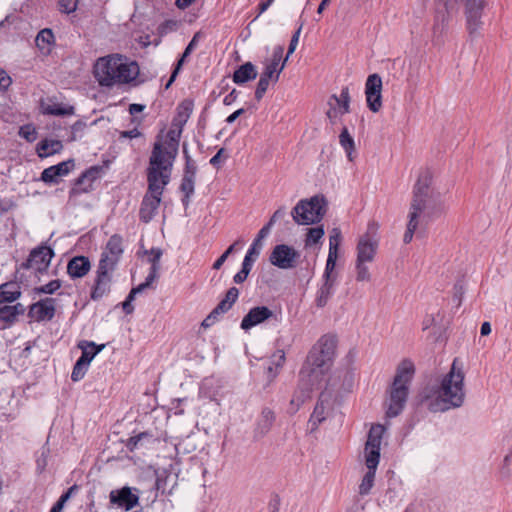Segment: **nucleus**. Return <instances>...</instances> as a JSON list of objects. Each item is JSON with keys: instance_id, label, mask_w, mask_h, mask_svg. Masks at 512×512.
<instances>
[{"instance_id": "1", "label": "nucleus", "mask_w": 512, "mask_h": 512, "mask_svg": "<svg viewBox=\"0 0 512 512\" xmlns=\"http://www.w3.org/2000/svg\"><path fill=\"white\" fill-rule=\"evenodd\" d=\"M167 170L168 167L163 166L161 143L155 142L147 172L148 191L142 199L139 210V218L144 223L150 222L157 213L163 190L170 181V175L167 173Z\"/></svg>"}, {"instance_id": "2", "label": "nucleus", "mask_w": 512, "mask_h": 512, "mask_svg": "<svg viewBox=\"0 0 512 512\" xmlns=\"http://www.w3.org/2000/svg\"><path fill=\"white\" fill-rule=\"evenodd\" d=\"M464 380V364L459 358H455L435 390L437 408L434 411H447L463 405L466 395Z\"/></svg>"}, {"instance_id": "3", "label": "nucleus", "mask_w": 512, "mask_h": 512, "mask_svg": "<svg viewBox=\"0 0 512 512\" xmlns=\"http://www.w3.org/2000/svg\"><path fill=\"white\" fill-rule=\"evenodd\" d=\"M138 74V65L135 62H125L120 55L99 58L94 65V76L101 86L126 84L134 80Z\"/></svg>"}, {"instance_id": "4", "label": "nucleus", "mask_w": 512, "mask_h": 512, "mask_svg": "<svg viewBox=\"0 0 512 512\" xmlns=\"http://www.w3.org/2000/svg\"><path fill=\"white\" fill-rule=\"evenodd\" d=\"M336 345L337 339L334 335L326 334L320 337L310 350L300 371L302 377H311L312 381L319 382L332 364Z\"/></svg>"}, {"instance_id": "5", "label": "nucleus", "mask_w": 512, "mask_h": 512, "mask_svg": "<svg viewBox=\"0 0 512 512\" xmlns=\"http://www.w3.org/2000/svg\"><path fill=\"white\" fill-rule=\"evenodd\" d=\"M414 373L415 367L410 360H403L397 367L386 411L389 418L396 417L403 411Z\"/></svg>"}, {"instance_id": "6", "label": "nucleus", "mask_w": 512, "mask_h": 512, "mask_svg": "<svg viewBox=\"0 0 512 512\" xmlns=\"http://www.w3.org/2000/svg\"><path fill=\"white\" fill-rule=\"evenodd\" d=\"M432 175L430 171H422L417 179L413 189V198L410 205L409 221L407 229L403 236V241L408 244L412 241L415 230L419 224V217L422 211L425 210V196L427 195L428 187H430Z\"/></svg>"}, {"instance_id": "7", "label": "nucleus", "mask_w": 512, "mask_h": 512, "mask_svg": "<svg viewBox=\"0 0 512 512\" xmlns=\"http://www.w3.org/2000/svg\"><path fill=\"white\" fill-rule=\"evenodd\" d=\"M326 204L325 198L319 195L302 199L292 209L291 216L298 225L318 223L326 213Z\"/></svg>"}, {"instance_id": "8", "label": "nucleus", "mask_w": 512, "mask_h": 512, "mask_svg": "<svg viewBox=\"0 0 512 512\" xmlns=\"http://www.w3.org/2000/svg\"><path fill=\"white\" fill-rule=\"evenodd\" d=\"M464 5L466 18V29L469 36L476 38L480 36L484 22L482 20L485 3L483 0H459Z\"/></svg>"}, {"instance_id": "9", "label": "nucleus", "mask_w": 512, "mask_h": 512, "mask_svg": "<svg viewBox=\"0 0 512 512\" xmlns=\"http://www.w3.org/2000/svg\"><path fill=\"white\" fill-rule=\"evenodd\" d=\"M300 257V251L296 250L293 246L277 244L270 253L269 261L279 269L290 270L298 266Z\"/></svg>"}, {"instance_id": "10", "label": "nucleus", "mask_w": 512, "mask_h": 512, "mask_svg": "<svg viewBox=\"0 0 512 512\" xmlns=\"http://www.w3.org/2000/svg\"><path fill=\"white\" fill-rule=\"evenodd\" d=\"M55 253L49 246L41 245L33 249L28 259L22 263L23 269L34 268L39 273H44L48 269Z\"/></svg>"}, {"instance_id": "11", "label": "nucleus", "mask_w": 512, "mask_h": 512, "mask_svg": "<svg viewBox=\"0 0 512 512\" xmlns=\"http://www.w3.org/2000/svg\"><path fill=\"white\" fill-rule=\"evenodd\" d=\"M110 503L126 511L132 510L138 505L139 496L132 492L130 487L112 490L109 495Z\"/></svg>"}, {"instance_id": "12", "label": "nucleus", "mask_w": 512, "mask_h": 512, "mask_svg": "<svg viewBox=\"0 0 512 512\" xmlns=\"http://www.w3.org/2000/svg\"><path fill=\"white\" fill-rule=\"evenodd\" d=\"M331 410L332 407L329 396L326 393H321L308 422L311 432L315 431L318 426L327 419Z\"/></svg>"}, {"instance_id": "13", "label": "nucleus", "mask_w": 512, "mask_h": 512, "mask_svg": "<svg viewBox=\"0 0 512 512\" xmlns=\"http://www.w3.org/2000/svg\"><path fill=\"white\" fill-rule=\"evenodd\" d=\"M55 299L45 298L33 303L29 308L28 315L36 321L51 320L55 315Z\"/></svg>"}, {"instance_id": "14", "label": "nucleus", "mask_w": 512, "mask_h": 512, "mask_svg": "<svg viewBox=\"0 0 512 512\" xmlns=\"http://www.w3.org/2000/svg\"><path fill=\"white\" fill-rule=\"evenodd\" d=\"M318 383L319 382L312 381L311 377H302L300 374V385L290 401L291 412L295 413L300 406L310 398L313 386Z\"/></svg>"}, {"instance_id": "15", "label": "nucleus", "mask_w": 512, "mask_h": 512, "mask_svg": "<svg viewBox=\"0 0 512 512\" xmlns=\"http://www.w3.org/2000/svg\"><path fill=\"white\" fill-rule=\"evenodd\" d=\"M101 168L93 166L83 172L76 180L70 193L78 195L81 193L89 192L92 189V183L99 178Z\"/></svg>"}, {"instance_id": "16", "label": "nucleus", "mask_w": 512, "mask_h": 512, "mask_svg": "<svg viewBox=\"0 0 512 512\" xmlns=\"http://www.w3.org/2000/svg\"><path fill=\"white\" fill-rule=\"evenodd\" d=\"M273 316V312L266 306H257L249 310L241 321V328L248 330L258 324L263 323Z\"/></svg>"}, {"instance_id": "17", "label": "nucleus", "mask_w": 512, "mask_h": 512, "mask_svg": "<svg viewBox=\"0 0 512 512\" xmlns=\"http://www.w3.org/2000/svg\"><path fill=\"white\" fill-rule=\"evenodd\" d=\"M378 247L377 240L372 235L365 234L360 237L357 244V260L359 262H372Z\"/></svg>"}, {"instance_id": "18", "label": "nucleus", "mask_w": 512, "mask_h": 512, "mask_svg": "<svg viewBox=\"0 0 512 512\" xmlns=\"http://www.w3.org/2000/svg\"><path fill=\"white\" fill-rule=\"evenodd\" d=\"M276 416L272 409L265 407L262 409L253 430V437L256 440L262 439L271 430Z\"/></svg>"}, {"instance_id": "19", "label": "nucleus", "mask_w": 512, "mask_h": 512, "mask_svg": "<svg viewBox=\"0 0 512 512\" xmlns=\"http://www.w3.org/2000/svg\"><path fill=\"white\" fill-rule=\"evenodd\" d=\"M283 52L284 48L282 46H276L273 50L271 62L266 65L264 71L262 72L263 75L272 78L273 82L275 83L279 80L280 73L284 69L287 62V58H285L282 61L280 67H278L282 59Z\"/></svg>"}, {"instance_id": "20", "label": "nucleus", "mask_w": 512, "mask_h": 512, "mask_svg": "<svg viewBox=\"0 0 512 512\" xmlns=\"http://www.w3.org/2000/svg\"><path fill=\"white\" fill-rule=\"evenodd\" d=\"M112 275L96 272L94 284L91 289L90 297L94 301H98L111 290Z\"/></svg>"}, {"instance_id": "21", "label": "nucleus", "mask_w": 512, "mask_h": 512, "mask_svg": "<svg viewBox=\"0 0 512 512\" xmlns=\"http://www.w3.org/2000/svg\"><path fill=\"white\" fill-rule=\"evenodd\" d=\"M177 127H178L177 130L176 129H170L168 131V133H167V142H166L167 148H166V150H164L162 148V151H163V166H167L168 169L171 168L172 161H169L168 164L165 165V156H168L172 160L176 157L177 150H178V145H179V140H180L182 129H183V126H177ZM161 146L163 147L162 144H161Z\"/></svg>"}, {"instance_id": "22", "label": "nucleus", "mask_w": 512, "mask_h": 512, "mask_svg": "<svg viewBox=\"0 0 512 512\" xmlns=\"http://www.w3.org/2000/svg\"><path fill=\"white\" fill-rule=\"evenodd\" d=\"M91 269V263L86 256H75L67 264V273L72 279L84 277Z\"/></svg>"}, {"instance_id": "23", "label": "nucleus", "mask_w": 512, "mask_h": 512, "mask_svg": "<svg viewBox=\"0 0 512 512\" xmlns=\"http://www.w3.org/2000/svg\"><path fill=\"white\" fill-rule=\"evenodd\" d=\"M428 195L429 189L427 190V195L425 196L426 208L420 214V217L422 216V219L426 220L427 222L439 218L447 210V207L442 200H429Z\"/></svg>"}, {"instance_id": "24", "label": "nucleus", "mask_w": 512, "mask_h": 512, "mask_svg": "<svg viewBox=\"0 0 512 512\" xmlns=\"http://www.w3.org/2000/svg\"><path fill=\"white\" fill-rule=\"evenodd\" d=\"M350 92L347 86L341 89L340 95L333 94L329 97L327 103H332V106L337 108L340 115L350 112Z\"/></svg>"}, {"instance_id": "25", "label": "nucleus", "mask_w": 512, "mask_h": 512, "mask_svg": "<svg viewBox=\"0 0 512 512\" xmlns=\"http://www.w3.org/2000/svg\"><path fill=\"white\" fill-rule=\"evenodd\" d=\"M258 73L255 65L251 62H246L239 66L233 73V81L236 84H244L257 77Z\"/></svg>"}, {"instance_id": "26", "label": "nucleus", "mask_w": 512, "mask_h": 512, "mask_svg": "<svg viewBox=\"0 0 512 512\" xmlns=\"http://www.w3.org/2000/svg\"><path fill=\"white\" fill-rule=\"evenodd\" d=\"M78 347L82 350V354L78 361L85 365H89L94 357L104 349L105 345H97L92 341H81L78 344Z\"/></svg>"}, {"instance_id": "27", "label": "nucleus", "mask_w": 512, "mask_h": 512, "mask_svg": "<svg viewBox=\"0 0 512 512\" xmlns=\"http://www.w3.org/2000/svg\"><path fill=\"white\" fill-rule=\"evenodd\" d=\"M336 284V279H324V283L320 287L316 296V305L320 308L327 305L330 297L334 293V287Z\"/></svg>"}, {"instance_id": "28", "label": "nucleus", "mask_w": 512, "mask_h": 512, "mask_svg": "<svg viewBox=\"0 0 512 512\" xmlns=\"http://www.w3.org/2000/svg\"><path fill=\"white\" fill-rule=\"evenodd\" d=\"M55 42V37L51 29H42L36 36L35 43L39 50L44 54H48L51 51V46Z\"/></svg>"}, {"instance_id": "29", "label": "nucleus", "mask_w": 512, "mask_h": 512, "mask_svg": "<svg viewBox=\"0 0 512 512\" xmlns=\"http://www.w3.org/2000/svg\"><path fill=\"white\" fill-rule=\"evenodd\" d=\"M63 148L61 141L44 139L38 143L37 153L40 158H45L60 152Z\"/></svg>"}, {"instance_id": "30", "label": "nucleus", "mask_w": 512, "mask_h": 512, "mask_svg": "<svg viewBox=\"0 0 512 512\" xmlns=\"http://www.w3.org/2000/svg\"><path fill=\"white\" fill-rule=\"evenodd\" d=\"M193 111V102L190 100L182 101L177 107V115L173 120V126H184L190 118Z\"/></svg>"}, {"instance_id": "31", "label": "nucleus", "mask_w": 512, "mask_h": 512, "mask_svg": "<svg viewBox=\"0 0 512 512\" xmlns=\"http://www.w3.org/2000/svg\"><path fill=\"white\" fill-rule=\"evenodd\" d=\"M239 297V290L236 287H231L225 294V297L215 307V313H226L228 312L233 304Z\"/></svg>"}, {"instance_id": "32", "label": "nucleus", "mask_w": 512, "mask_h": 512, "mask_svg": "<svg viewBox=\"0 0 512 512\" xmlns=\"http://www.w3.org/2000/svg\"><path fill=\"white\" fill-rule=\"evenodd\" d=\"M102 253L120 259L123 254V239H122V237L118 234L112 235L109 238V240L106 244V247Z\"/></svg>"}, {"instance_id": "33", "label": "nucleus", "mask_w": 512, "mask_h": 512, "mask_svg": "<svg viewBox=\"0 0 512 512\" xmlns=\"http://www.w3.org/2000/svg\"><path fill=\"white\" fill-rule=\"evenodd\" d=\"M0 294L3 302H14L21 296L20 287L15 282L0 285Z\"/></svg>"}, {"instance_id": "34", "label": "nucleus", "mask_w": 512, "mask_h": 512, "mask_svg": "<svg viewBox=\"0 0 512 512\" xmlns=\"http://www.w3.org/2000/svg\"><path fill=\"white\" fill-rule=\"evenodd\" d=\"M385 428L380 424L373 425L368 433L365 447L380 448Z\"/></svg>"}, {"instance_id": "35", "label": "nucleus", "mask_w": 512, "mask_h": 512, "mask_svg": "<svg viewBox=\"0 0 512 512\" xmlns=\"http://www.w3.org/2000/svg\"><path fill=\"white\" fill-rule=\"evenodd\" d=\"M43 113L54 116H66L74 114V107L71 105H62L59 103H52L43 105Z\"/></svg>"}, {"instance_id": "36", "label": "nucleus", "mask_w": 512, "mask_h": 512, "mask_svg": "<svg viewBox=\"0 0 512 512\" xmlns=\"http://www.w3.org/2000/svg\"><path fill=\"white\" fill-rule=\"evenodd\" d=\"M119 260L118 258L102 253L96 272L112 275Z\"/></svg>"}, {"instance_id": "37", "label": "nucleus", "mask_w": 512, "mask_h": 512, "mask_svg": "<svg viewBox=\"0 0 512 512\" xmlns=\"http://www.w3.org/2000/svg\"><path fill=\"white\" fill-rule=\"evenodd\" d=\"M339 142L342 148L345 150L347 157L350 161L353 160L352 153L355 150V142L349 131L344 127L339 135Z\"/></svg>"}, {"instance_id": "38", "label": "nucleus", "mask_w": 512, "mask_h": 512, "mask_svg": "<svg viewBox=\"0 0 512 512\" xmlns=\"http://www.w3.org/2000/svg\"><path fill=\"white\" fill-rule=\"evenodd\" d=\"M285 216H286V208L283 206L278 208L271 216L269 222L260 229V236L267 237L270 233L272 226L276 223V221L284 218Z\"/></svg>"}, {"instance_id": "39", "label": "nucleus", "mask_w": 512, "mask_h": 512, "mask_svg": "<svg viewBox=\"0 0 512 512\" xmlns=\"http://www.w3.org/2000/svg\"><path fill=\"white\" fill-rule=\"evenodd\" d=\"M380 459V448L365 447V463L368 469H377Z\"/></svg>"}, {"instance_id": "40", "label": "nucleus", "mask_w": 512, "mask_h": 512, "mask_svg": "<svg viewBox=\"0 0 512 512\" xmlns=\"http://www.w3.org/2000/svg\"><path fill=\"white\" fill-rule=\"evenodd\" d=\"M375 472H376V470H374V469H368V471L365 473V475L359 485V494L360 495H367L370 493V491L374 485Z\"/></svg>"}, {"instance_id": "41", "label": "nucleus", "mask_w": 512, "mask_h": 512, "mask_svg": "<svg viewBox=\"0 0 512 512\" xmlns=\"http://www.w3.org/2000/svg\"><path fill=\"white\" fill-rule=\"evenodd\" d=\"M382 92V79L374 73L368 76L365 83V94Z\"/></svg>"}, {"instance_id": "42", "label": "nucleus", "mask_w": 512, "mask_h": 512, "mask_svg": "<svg viewBox=\"0 0 512 512\" xmlns=\"http://www.w3.org/2000/svg\"><path fill=\"white\" fill-rule=\"evenodd\" d=\"M264 238L265 237L260 236V231H259L257 237L253 241L251 247L248 249V251L244 257V259L248 258V263H251V265H253L254 261L260 254V249L262 247V240Z\"/></svg>"}, {"instance_id": "43", "label": "nucleus", "mask_w": 512, "mask_h": 512, "mask_svg": "<svg viewBox=\"0 0 512 512\" xmlns=\"http://www.w3.org/2000/svg\"><path fill=\"white\" fill-rule=\"evenodd\" d=\"M338 257L337 252H328V257L326 261V267L323 274V279H336V275L333 274V271L336 266V260Z\"/></svg>"}, {"instance_id": "44", "label": "nucleus", "mask_w": 512, "mask_h": 512, "mask_svg": "<svg viewBox=\"0 0 512 512\" xmlns=\"http://www.w3.org/2000/svg\"><path fill=\"white\" fill-rule=\"evenodd\" d=\"M368 108L376 113L382 108V94L381 92L365 94Z\"/></svg>"}, {"instance_id": "45", "label": "nucleus", "mask_w": 512, "mask_h": 512, "mask_svg": "<svg viewBox=\"0 0 512 512\" xmlns=\"http://www.w3.org/2000/svg\"><path fill=\"white\" fill-rule=\"evenodd\" d=\"M75 166L74 159H68L67 161H63L58 163L57 165H53V172L56 173L58 178L66 176L69 174L71 170H73Z\"/></svg>"}, {"instance_id": "46", "label": "nucleus", "mask_w": 512, "mask_h": 512, "mask_svg": "<svg viewBox=\"0 0 512 512\" xmlns=\"http://www.w3.org/2000/svg\"><path fill=\"white\" fill-rule=\"evenodd\" d=\"M160 269L156 267H150V271L145 279V281L139 284L137 287H134V293H141L146 288L150 287L151 284L158 278V272Z\"/></svg>"}, {"instance_id": "47", "label": "nucleus", "mask_w": 512, "mask_h": 512, "mask_svg": "<svg viewBox=\"0 0 512 512\" xmlns=\"http://www.w3.org/2000/svg\"><path fill=\"white\" fill-rule=\"evenodd\" d=\"M270 81H273L272 78L270 77H267L263 74L260 75V79L257 83V87H256V90H255V98L256 100H261L263 98V96L265 95L268 87H269V83Z\"/></svg>"}, {"instance_id": "48", "label": "nucleus", "mask_w": 512, "mask_h": 512, "mask_svg": "<svg viewBox=\"0 0 512 512\" xmlns=\"http://www.w3.org/2000/svg\"><path fill=\"white\" fill-rule=\"evenodd\" d=\"M150 435L147 432L139 433L138 435L132 436L127 440L126 447L129 451L138 449L139 446L143 445V441L148 439Z\"/></svg>"}, {"instance_id": "49", "label": "nucleus", "mask_w": 512, "mask_h": 512, "mask_svg": "<svg viewBox=\"0 0 512 512\" xmlns=\"http://www.w3.org/2000/svg\"><path fill=\"white\" fill-rule=\"evenodd\" d=\"M61 281L56 279L52 280L49 283L42 285L40 287L35 288V292L37 294H53L61 287Z\"/></svg>"}, {"instance_id": "50", "label": "nucleus", "mask_w": 512, "mask_h": 512, "mask_svg": "<svg viewBox=\"0 0 512 512\" xmlns=\"http://www.w3.org/2000/svg\"><path fill=\"white\" fill-rule=\"evenodd\" d=\"M324 235V229L322 226L310 228L308 230L306 245H312L319 242Z\"/></svg>"}, {"instance_id": "51", "label": "nucleus", "mask_w": 512, "mask_h": 512, "mask_svg": "<svg viewBox=\"0 0 512 512\" xmlns=\"http://www.w3.org/2000/svg\"><path fill=\"white\" fill-rule=\"evenodd\" d=\"M252 266L251 263H248V258L244 259L241 270L237 272L233 278L234 282L237 284L243 283L247 279Z\"/></svg>"}, {"instance_id": "52", "label": "nucleus", "mask_w": 512, "mask_h": 512, "mask_svg": "<svg viewBox=\"0 0 512 512\" xmlns=\"http://www.w3.org/2000/svg\"><path fill=\"white\" fill-rule=\"evenodd\" d=\"M19 136L28 142H34L37 139V131L31 124L20 127Z\"/></svg>"}, {"instance_id": "53", "label": "nucleus", "mask_w": 512, "mask_h": 512, "mask_svg": "<svg viewBox=\"0 0 512 512\" xmlns=\"http://www.w3.org/2000/svg\"><path fill=\"white\" fill-rule=\"evenodd\" d=\"M341 241V231L339 228H333L329 236V252H337Z\"/></svg>"}, {"instance_id": "54", "label": "nucleus", "mask_w": 512, "mask_h": 512, "mask_svg": "<svg viewBox=\"0 0 512 512\" xmlns=\"http://www.w3.org/2000/svg\"><path fill=\"white\" fill-rule=\"evenodd\" d=\"M88 366L77 360L71 373L72 381H80L85 376Z\"/></svg>"}, {"instance_id": "55", "label": "nucleus", "mask_w": 512, "mask_h": 512, "mask_svg": "<svg viewBox=\"0 0 512 512\" xmlns=\"http://www.w3.org/2000/svg\"><path fill=\"white\" fill-rule=\"evenodd\" d=\"M17 320V316L14 314L12 308L9 305H5L0 308V321L7 324H12Z\"/></svg>"}, {"instance_id": "56", "label": "nucleus", "mask_w": 512, "mask_h": 512, "mask_svg": "<svg viewBox=\"0 0 512 512\" xmlns=\"http://www.w3.org/2000/svg\"><path fill=\"white\" fill-rule=\"evenodd\" d=\"M194 186H195V178H190L188 176H183L180 190L186 194L187 196H192L194 193Z\"/></svg>"}, {"instance_id": "57", "label": "nucleus", "mask_w": 512, "mask_h": 512, "mask_svg": "<svg viewBox=\"0 0 512 512\" xmlns=\"http://www.w3.org/2000/svg\"><path fill=\"white\" fill-rule=\"evenodd\" d=\"M366 262L356 261V280L357 281H368L370 279L369 269L365 264Z\"/></svg>"}, {"instance_id": "58", "label": "nucleus", "mask_w": 512, "mask_h": 512, "mask_svg": "<svg viewBox=\"0 0 512 512\" xmlns=\"http://www.w3.org/2000/svg\"><path fill=\"white\" fill-rule=\"evenodd\" d=\"M40 179L47 184H57L59 181L56 173L53 172L52 166L42 171Z\"/></svg>"}, {"instance_id": "59", "label": "nucleus", "mask_w": 512, "mask_h": 512, "mask_svg": "<svg viewBox=\"0 0 512 512\" xmlns=\"http://www.w3.org/2000/svg\"><path fill=\"white\" fill-rule=\"evenodd\" d=\"M148 253L150 255L149 262L151 263V267L160 269V259L163 254L162 250L160 248H151Z\"/></svg>"}, {"instance_id": "60", "label": "nucleus", "mask_w": 512, "mask_h": 512, "mask_svg": "<svg viewBox=\"0 0 512 512\" xmlns=\"http://www.w3.org/2000/svg\"><path fill=\"white\" fill-rule=\"evenodd\" d=\"M78 0H59L60 11L64 13H72L77 9Z\"/></svg>"}, {"instance_id": "61", "label": "nucleus", "mask_w": 512, "mask_h": 512, "mask_svg": "<svg viewBox=\"0 0 512 512\" xmlns=\"http://www.w3.org/2000/svg\"><path fill=\"white\" fill-rule=\"evenodd\" d=\"M239 243V241H236L234 244L230 245L227 250L214 262L213 269H220L221 266L224 264L228 256L233 253L235 246Z\"/></svg>"}, {"instance_id": "62", "label": "nucleus", "mask_w": 512, "mask_h": 512, "mask_svg": "<svg viewBox=\"0 0 512 512\" xmlns=\"http://www.w3.org/2000/svg\"><path fill=\"white\" fill-rule=\"evenodd\" d=\"M137 294L138 293H134V288H132L126 300L123 302L122 308L126 314H131L133 312L134 307L132 305V301L135 299Z\"/></svg>"}, {"instance_id": "63", "label": "nucleus", "mask_w": 512, "mask_h": 512, "mask_svg": "<svg viewBox=\"0 0 512 512\" xmlns=\"http://www.w3.org/2000/svg\"><path fill=\"white\" fill-rule=\"evenodd\" d=\"M12 83L11 77L7 74V72L0 68V90L5 91L9 88Z\"/></svg>"}, {"instance_id": "64", "label": "nucleus", "mask_w": 512, "mask_h": 512, "mask_svg": "<svg viewBox=\"0 0 512 512\" xmlns=\"http://www.w3.org/2000/svg\"><path fill=\"white\" fill-rule=\"evenodd\" d=\"M300 32H301V27H299L298 30L295 31V33L292 35V38H291L290 43H289L287 55H286L285 58L288 59L289 56L295 51V49H296V47L298 45Z\"/></svg>"}]
</instances>
